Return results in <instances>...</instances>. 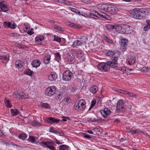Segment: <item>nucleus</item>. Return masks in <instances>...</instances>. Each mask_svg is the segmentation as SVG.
Wrapping results in <instances>:
<instances>
[{
	"label": "nucleus",
	"instance_id": "obj_31",
	"mask_svg": "<svg viewBox=\"0 0 150 150\" xmlns=\"http://www.w3.org/2000/svg\"><path fill=\"white\" fill-rule=\"evenodd\" d=\"M15 65L16 67L18 68H21L23 66L22 62L21 60H18L16 61Z\"/></svg>",
	"mask_w": 150,
	"mask_h": 150
},
{
	"label": "nucleus",
	"instance_id": "obj_27",
	"mask_svg": "<svg viewBox=\"0 0 150 150\" xmlns=\"http://www.w3.org/2000/svg\"><path fill=\"white\" fill-rule=\"evenodd\" d=\"M27 135L24 133H22L19 134L18 135V137L19 139L24 140L27 138Z\"/></svg>",
	"mask_w": 150,
	"mask_h": 150
},
{
	"label": "nucleus",
	"instance_id": "obj_1",
	"mask_svg": "<svg viewBox=\"0 0 150 150\" xmlns=\"http://www.w3.org/2000/svg\"><path fill=\"white\" fill-rule=\"evenodd\" d=\"M150 14V8H140L136 10L130 14V16L134 18L141 19Z\"/></svg>",
	"mask_w": 150,
	"mask_h": 150
},
{
	"label": "nucleus",
	"instance_id": "obj_50",
	"mask_svg": "<svg viewBox=\"0 0 150 150\" xmlns=\"http://www.w3.org/2000/svg\"><path fill=\"white\" fill-rule=\"evenodd\" d=\"M96 104V100H93L91 101V105L88 109L89 110L93 108Z\"/></svg>",
	"mask_w": 150,
	"mask_h": 150
},
{
	"label": "nucleus",
	"instance_id": "obj_4",
	"mask_svg": "<svg viewBox=\"0 0 150 150\" xmlns=\"http://www.w3.org/2000/svg\"><path fill=\"white\" fill-rule=\"evenodd\" d=\"M125 103L122 99H120L117 102L116 110L118 112H124L125 111Z\"/></svg>",
	"mask_w": 150,
	"mask_h": 150
},
{
	"label": "nucleus",
	"instance_id": "obj_16",
	"mask_svg": "<svg viewBox=\"0 0 150 150\" xmlns=\"http://www.w3.org/2000/svg\"><path fill=\"white\" fill-rule=\"evenodd\" d=\"M57 77V75L55 72H52L48 76V79L51 81H54Z\"/></svg>",
	"mask_w": 150,
	"mask_h": 150
},
{
	"label": "nucleus",
	"instance_id": "obj_21",
	"mask_svg": "<svg viewBox=\"0 0 150 150\" xmlns=\"http://www.w3.org/2000/svg\"><path fill=\"white\" fill-rule=\"evenodd\" d=\"M50 56L48 54H46L44 58V63L45 64H48L50 60Z\"/></svg>",
	"mask_w": 150,
	"mask_h": 150
},
{
	"label": "nucleus",
	"instance_id": "obj_19",
	"mask_svg": "<svg viewBox=\"0 0 150 150\" xmlns=\"http://www.w3.org/2000/svg\"><path fill=\"white\" fill-rule=\"evenodd\" d=\"M88 122H101L104 120L101 118L96 119L94 118L92 119L91 118L88 117L87 119Z\"/></svg>",
	"mask_w": 150,
	"mask_h": 150
},
{
	"label": "nucleus",
	"instance_id": "obj_11",
	"mask_svg": "<svg viewBox=\"0 0 150 150\" xmlns=\"http://www.w3.org/2000/svg\"><path fill=\"white\" fill-rule=\"evenodd\" d=\"M121 49L122 51L125 50L127 46L128 40L122 38L121 40Z\"/></svg>",
	"mask_w": 150,
	"mask_h": 150
},
{
	"label": "nucleus",
	"instance_id": "obj_30",
	"mask_svg": "<svg viewBox=\"0 0 150 150\" xmlns=\"http://www.w3.org/2000/svg\"><path fill=\"white\" fill-rule=\"evenodd\" d=\"M103 38L104 40L106 42H107L111 44H113V42L112 40L107 36L104 35L103 36Z\"/></svg>",
	"mask_w": 150,
	"mask_h": 150
},
{
	"label": "nucleus",
	"instance_id": "obj_43",
	"mask_svg": "<svg viewBox=\"0 0 150 150\" xmlns=\"http://www.w3.org/2000/svg\"><path fill=\"white\" fill-rule=\"evenodd\" d=\"M53 28L57 30L60 31H64V28H63L58 26L57 25H54L52 26Z\"/></svg>",
	"mask_w": 150,
	"mask_h": 150
},
{
	"label": "nucleus",
	"instance_id": "obj_39",
	"mask_svg": "<svg viewBox=\"0 0 150 150\" xmlns=\"http://www.w3.org/2000/svg\"><path fill=\"white\" fill-rule=\"evenodd\" d=\"M69 146L67 145H62L59 147V150H68L69 149Z\"/></svg>",
	"mask_w": 150,
	"mask_h": 150
},
{
	"label": "nucleus",
	"instance_id": "obj_35",
	"mask_svg": "<svg viewBox=\"0 0 150 150\" xmlns=\"http://www.w3.org/2000/svg\"><path fill=\"white\" fill-rule=\"evenodd\" d=\"M11 112L12 116H16L19 114L18 110L16 109H11Z\"/></svg>",
	"mask_w": 150,
	"mask_h": 150
},
{
	"label": "nucleus",
	"instance_id": "obj_36",
	"mask_svg": "<svg viewBox=\"0 0 150 150\" xmlns=\"http://www.w3.org/2000/svg\"><path fill=\"white\" fill-rule=\"evenodd\" d=\"M33 74V72L30 69H27L24 71V74L31 76Z\"/></svg>",
	"mask_w": 150,
	"mask_h": 150
},
{
	"label": "nucleus",
	"instance_id": "obj_52",
	"mask_svg": "<svg viewBox=\"0 0 150 150\" xmlns=\"http://www.w3.org/2000/svg\"><path fill=\"white\" fill-rule=\"evenodd\" d=\"M83 137L88 139H90L93 137L92 136L87 134L86 133H83Z\"/></svg>",
	"mask_w": 150,
	"mask_h": 150
},
{
	"label": "nucleus",
	"instance_id": "obj_59",
	"mask_svg": "<svg viewBox=\"0 0 150 150\" xmlns=\"http://www.w3.org/2000/svg\"><path fill=\"white\" fill-rule=\"evenodd\" d=\"M62 118H63L62 120V121L64 122H66L67 120H70L69 118L68 117L63 116L62 117Z\"/></svg>",
	"mask_w": 150,
	"mask_h": 150
},
{
	"label": "nucleus",
	"instance_id": "obj_48",
	"mask_svg": "<svg viewBox=\"0 0 150 150\" xmlns=\"http://www.w3.org/2000/svg\"><path fill=\"white\" fill-rule=\"evenodd\" d=\"M55 57L57 61H58L61 60V57L59 52H57L55 54Z\"/></svg>",
	"mask_w": 150,
	"mask_h": 150
},
{
	"label": "nucleus",
	"instance_id": "obj_5",
	"mask_svg": "<svg viewBox=\"0 0 150 150\" xmlns=\"http://www.w3.org/2000/svg\"><path fill=\"white\" fill-rule=\"evenodd\" d=\"M40 144L44 147H47L51 150H56L54 143L52 141H42L40 142Z\"/></svg>",
	"mask_w": 150,
	"mask_h": 150
},
{
	"label": "nucleus",
	"instance_id": "obj_58",
	"mask_svg": "<svg viewBox=\"0 0 150 150\" xmlns=\"http://www.w3.org/2000/svg\"><path fill=\"white\" fill-rule=\"evenodd\" d=\"M149 69L147 67H143L141 69V71L143 72H146Z\"/></svg>",
	"mask_w": 150,
	"mask_h": 150
},
{
	"label": "nucleus",
	"instance_id": "obj_13",
	"mask_svg": "<svg viewBox=\"0 0 150 150\" xmlns=\"http://www.w3.org/2000/svg\"><path fill=\"white\" fill-rule=\"evenodd\" d=\"M102 115L104 118H106L107 116L110 114L111 111L108 108H105L103 110H101L100 111Z\"/></svg>",
	"mask_w": 150,
	"mask_h": 150
},
{
	"label": "nucleus",
	"instance_id": "obj_20",
	"mask_svg": "<svg viewBox=\"0 0 150 150\" xmlns=\"http://www.w3.org/2000/svg\"><path fill=\"white\" fill-rule=\"evenodd\" d=\"M41 64L40 61L38 60H35L33 61L31 64L33 67H39Z\"/></svg>",
	"mask_w": 150,
	"mask_h": 150
},
{
	"label": "nucleus",
	"instance_id": "obj_56",
	"mask_svg": "<svg viewBox=\"0 0 150 150\" xmlns=\"http://www.w3.org/2000/svg\"><path fill=\"white\" fill-rule=\"evenodd\" d=\"M127 94L128 95L130 96L131 97H134L135 98H137V96L136 94H134L133 93H127V92H126L125 93H124V94Z\"/></svg>",
	"mask_w": 150,
	"mask_h": 150
},
{
	"label": "nucleus",
	"instance_id": "obj_53",
	"mask_svg": "<svg viewBox=\"0 0 150 150\" xmlns=\"http://www.w3.org/2000/svg\"><path fill=\"white\" fill-rule=\"evenodd\" d=\"M114 52H115L114 50L113 51H109L107 53V55L111 57L112 58L114 55L113 54Z\"/></svg>",
	"mask_w": 150,
	"mask_h": 150
},
{
	"label": "nucleus",
	"instance_id": "obj_6",
	"mask_svg": "<svg viewBox=\"0 0 150 150\" xmlns=\"http://www.w3.org/2000/svg\"><path fill=\"white\" fill-rule=\"evenodd\" d=\"M114 53L113 56L112 58L111 59L112 61L111 62L113 64V65L114 67H116L117 65V60H118V58L120 56V52L117 50H114Z\"/></svg>",
	"mask_w": 150,
	"mask_h": 150
},
{
	"label": "nucleus",
	"instance_id": "obj_54",
	"mask_svg": "<svg viewBox=\"0 0 150 150\" xmlns=\"http://www.w3.org/2000/svg\"><path fill=\"white\" fill-rule=\"evenodd\" d=\"M20 95L21 94L19 93L18 92H16L15 93H14L13 96L14 98L19 99V95L20 96Z\"/></svg>",
	"mask_w": 150,
	"mask_h": 150
},
{
	"label": "nucleus",
	"instance_id": "obj_17",
	"mask_svg": "<svg viewBox=\"0 0 150 150\" xmlns=\"http://www.w3.org/2000/svg\"><path fill=\"white\" fill-rule=\"evenodd\" d=\"M135 57L134 56H130L127 59L128 64L131 65L134 64L135 62Z\"/></svg>",
	"mask_w": 150,
	"mask_h": 150
},
{
	"label": "nucleus",
	"instance_id": "obj_62",
	"mask_svg": "<svg viewBox=\"0 0 150 150\" xmlns=\"http://www.w3.org/2000/svg\"><path fill=\"white\" fill-rule=\"evenodd\" d=\"M126 69L127 68L125 67H123L120 68L119 69L123 73H126V71H127Z\"/></svg>",
	"mask_w": 150,
	"mask_h": 150
},
{
	"label": "nucleus",
	"instance_id": "obj_25",
	"mask_svg": "<svg viewBox=\"0 0 150 150\" xmlns=\"http://www.w3.org/2000/svg\"><path fill=\"white\" fill-rule=\"evenodd\" d=\"M40 105L41 108H44L45 109L50 108V105L47 103H44L41 102L40 103Z\"/></svg>",
	"mask_w": 150,
	"mask_h": 150
},
{
	"label": "nucleus",
	"instance_id": "obj_63",
	"mask_svg": "<svg viewBox=\"0 0 150 150\" xmlns=\"http://www.w3.org/2000/svg\"><path fill=\"white\" fill-rule=\"evenodd\" d=\"M62 98V95H61L60 94H58L56 97V99L58 101H59Z\"/></svg>",
	"mask_w": 150,
	"mask_h": 150
},
{
	"label": "nucleus",
	"instance_id": "obj_8",
	"mask_svg": "<svg viewBox=\"0 0 150 150\" xmlns=\"http://www.w3.org/2000/svg\"><path fill=\"white\" fill-rule=\"evenodd\" d=\"M73 76V73L72 72L69 70L65 71L62 74V79L65 81H69L71 79Z\"/></svg>",
	"mask_w": 150,
	"mask_h": 150
},
{
	"label": "nucleus",
	"instance_id": "obj_32",
	"mask_svg": "<svg viewBox=\"0 0 150 150\" xmlns=\"http://www.w3.org/2000/svg\"><path fill=\"white\" fill-rule=\"evenodd\" d=\"M110 13L111 14H114L117 11V8L116 6L114 5H112Z\"/></svg>",
	"mask_w": 150,
	"mask_h": 150
},
{
	"label": "nucleus",
	"instance_id": "obj_9",
	"mask_svg": "<svg viewBox=\"0 0 150 150\" xmlns=\"http://www.w3.org/2000/svg\"><path fill=\"white\" fill-rule=\"evenodd\" d=\"M56 91L55 86H52L48 87L45 91V94L47 96H51L54 94Z\"/></svg>",
	"mask_w": 150,
	"mask_h": 150
},
{
	"label": "nucleus",
	"instance_id": "obj_60",
	"mask_svg": "<svg viewBox=\"0 0 150 150\" xmlns=\"http://www.w3.org/2000/svg\"><path fill=\"white\" fill-rule=\"evenodd\" d=\"M75 58L71 57V56H69L68 59L69 61L71 62V63L75 61Z\"/></svg>",
	"mask_w": 150,
	"mask_h": 150
},
{
	"label": "nucleus",
	"instance_id": "obj_47",
	"mask_svg": "<svg viewBox=\"0 0 150 150\" xmlns=\"http://www.w3.org/2000/svg\"><path fill=\"white\" fill-rule=\"evenodd\" d=\"M28 96L25 94H23V95H21V94L20 96L19 95V99H27L28 98Z\"/></svg>",
	"mask_w": 150,
	"mask_h": 150
},
{
	"label": "nucleus",
	"instance_id": "obj_38",
	"mask_svg": "<svg viewBox=\"0 0 150 150\" xmlns=\"http://www.w3.org/2000/svg\"><path fill=\"white\" fill-rule=\"evenodd\" d=\"M82 71L81 70L77 71L74 72V74L75 76H81L82 74Z\"/></svg>",
	"mask_w": 150,
	"mask_h": 150
},
{
	"label": "nucleus",
	"instance_id": "obj_2",
	"mask_svg": "<svg viewBox=\"0 0 150 150\" xmlns=\"http://www.w3.org/2000/svg\"><path fill=\"white\" fill-rule=\"evenodd\" d=\"M113 64L111 61H107L106 62H100L97 65L98 68L103 72H108L110 70V67L115 68Z\"/></svg>",
	"mask_w": 150,
	"mask_h": 150
},
{
	"label": "nucleus",
	"instance_id": "obj_10",
	"mask_svg": "<svg viewBox=\"0 0 150 150\" xmlns=\"http://www.w3.org/2000/svg\"><path fill=\"white\" fill-rule=\"evenodd\" d=\"M125 24H121L116 25V31L120 33L125 34Z\"/></svg>",
	"mask_w": 150,
	"mask_h": 150
},
{
	"label": "nucleus",
	"instance_id": "obj_7",
	"mask_svg": "<svg viewBox=\"0 0 150 150\" xmlns=\"http://www.w3.org/2000/svg\"><path fill=\"white\" fill-rule=\"evenodd\" d=\"M112 5L106 4H100L98 5V8L100 10H104L110 13Z\"/></svg>",
	"mask_w": 150,
	"mask_h": 150
},
{
	"label": "nucleus",
	"instance_id": "obj_42",
	"mask_svg": "<svg viewBox=\"0 0 150 150\" xmlns=\"http://www.w3.org/2000/svg\"><path fill=\"white\" fill-rule=\"evenodd\" d=\"M69 9L71 10L72 12L78 15V14H80V11L77 9L70 7Z\"/></svg>",
	"mask_w": 150,
	"mask_h": 150
},
{
	"label": "nucleus",
	"instance_id": "obj_40",
	"mask_svg": "<svg viewBox=\"0 0 150 150\" xmlns=\"http://www.w3.org/2000/svg\"><path fill=\"white\" fill-rule=\"evenodd\" d=\"M69 90L72 92H75L77 91V89L74 85H72L69 87Z\"/></svg>",
	"mask_w": 150,
	"mask_h": 150
},
{
	"label": "nucleus",
	"instance_id": "obj_15",
	"mask_svg": "<svg viewBox=\"0 0 150 150\" xmlns=\"http://www.w3.org/2000/svg\"><path fill=\"white\" fill-rule=\"evenodd\" d=\"M3 2H0V11L6 12L8 10V7L3 3Z\"/></svg>",
	"mask_w": 150,
	"mask_h": 150
},
{
	"label": "nucleus",
	"instance_id": "obj_55",
	"mask_svg": "<svg viewBox=\"0 0 150 150\" xmlns=\"http://www.w3.org/2000/svg\"><path fill=\"white\" fill-rule=\"evenodd\" d=\"M6 107L8 108H11L12 107V105L11 104L8 100H7L6 101Z\"/></svg>",
	"mask_w": 150,
	"mask_h": 150
},
{
	"label": "nucleus",
	"instance_id": "obj_49",
	"mask_svg": "<svg viewBox=\"0 0 150 150\" xmlns=\"http://www.w3.org/2000/svg\"><path fill=\"white\" fill-rule=\"evenodd\" d=\"M54 40L58 42H61V38L59 37L58 36L55 35H54Z\"/></svg>",
	"mask_w": 150,
	"mask_h": 150
},
{
	"label": "nucleus",
	"instance_id": "obj_3",
	"mask_svg": "<svg viewBox=\"0 0 150 150\" xmlns=\"http://www.w3.org/2000/svg\"><path fill=\"white\" fill-rule=\"evenodd\" d=\"M74 109L78 110H82L86 107V102L84 100L81 99L76 101L74 105Z\"/></svg>",
	"mask_w": 150,
	"mask_h": 150
},
{
	"label": "nucleus",
	"instance_id": "obj_29",
	"mask_svg": "<svg viewBox=\"0 0 150 150\" xmlns=\"http://www.w3.org/2000/svg\"><path fill=\"white\" fill-rule=\"evenodd\" d=\"M116 25L115 26L112 24H108L106 26V29L108 31H111L112 30L115 29Z\"/></svg>",
	"mask_w": 150,
	"mask_h": 150
},
{
	"label": "nucleus",
	"instance_id": "obj_45",
	"mask_svg": "<svg viewBox=\"0 0 150 150\" xmlns=\"http://www.w3.org/2000/svg\"><path fill=\"white\" fill-rule=\"evenodd\" d=\"M88 17L89 18L97 19V17L96 16L95 13H93V12L89 13L88 15Z\"/></svg>",
	"mask_w": 150,
	"mask_h": 150
},
{
	"label": "nucleus",
	"instance_id": "obj_37",
	"mask_svg": "<svg viewBox=\"0 0 150 150\" xmlns=\"http://www.w3.org/2000/svg\"><path fill=\"white\" fill-rule=\"evenodd\" d=\"M92 12L95 13L96 16L97 17V19L98 18L102 17V15H103V13H100L95 10H93Z\"/></svg>",
	"mask_w": 150,
	"mask_h": 150
},
{
	"label": "nucleus",
	"instance_id": "obj_26",
	"mask_svg": "<svg viewBox=\"0 0 150 150\" xmlns=\"http://www.w3.org/2000/svg\"><path fill=\"white\" fill-rule=\"evenodd\" d=\"M98 89V88L97 86L95 85L93 86L90 88V91L91 93H96Z\"/></svg>",
	"mask_w": 150,
	"mask_h": 150
},
{
	"label": "nucleus",
	"instance_id": "obj_24",
	"mask_svg": "<svg viewBox=\"0 0 150 150\" xmlns=\"http://www.w3.org/2000/svg\"><path fill=\"white\" fill-rule=\"evenodd\" d=\"M82 45L79 40H75L73 42L72 47L73 48L81 46Z\"/></svg>",
	"mask_w": 150,
	"mask_h": 150
},
{
	"label": "nucleus",
	"instance_id": "obj_57",
	"mask_svg": "<svg viewBox=\"0 0 150 150\" xmlns=\"http://www.w3.org/2000/svg\"><path fill=\"white\" fill-rule=\"evenodd\" d=\"M49 132H50L53 133L54 134H57L58 132L56 131L52 127H51L49 130Z\"/></svg>",
	"mask_w": 150,
	"mask_h": 150
},
{
	"label": "nucleus",
	"instance_id": "obj_14",
	"mask_svg": "<svg viewBox=\"0 0 150 150\" xmlns=\"http://www.w3.org/2000/svg\"><path fill=\"white\" fill-rule=\"evenodd\" d=\"M46 121L48 123L50 124L52 123H58L59 122L60 120L55 119L52 117H49L47 118Z\"/></svg>",
	"mask_w": 150,
	"mask_h": 150
},
{
	"label": "nucleus",
	"instance_id": "obj_41",
	"mask_svg": "<svg viewBox=\"0 0 150 150\" xmlns=\"http://www.w3.org/2000/svg\"><path fill=\"white\" fill-rule=\"evenodd\" d=\"M130 133L132 134L133 135L136 133L141 134L142 133V132L139 130L138 129L133 130L131 129Z\"/></svg>",
	"mask_w": 150,
	"mask_h": 150
},
{
	"label": "nucleus",
	"instance_id": "obj_44",
	"mask_svg": "<svg viewBox=\"0 0 150 150\" xmlns=\"http://www.w3.org/2000/svg\"><path fill=\"white\" fill-rule=\"evenodd\" d=\"M102 16V18L108 20H110L111 18L110 16L105 13H103V15Z\"/></svg>",
	"mask_w": 150,
	"mask_h": 150
},
{
	"label": "nucleus",
	"instance_id": "obj_28",
	"mask_svg": "<svg viewBox=\"0 0 150 150\" xmlns=\"http://www.w3.org/2000/svg\"><path fill=\"white\" fill-rule=\"evenodd\" d=\"M44 37L42 35H38L36 36L35 38V41L38 42L42 41L44 40Z\"/></svg>",
	"mask_w": 150,
	"mask_h": 150
},
{
	"label": "nucleus",
	"instance_id": "obj_34",
	"mask_svg": "<svg viewBox=\"0 0 150 150\" xmlns=\"http://www.w3.org/2000/svg\"><path fill=\"white\" fill-rule=\"evenodd\" d=\"M80 40H79L81 44L82 45L86 43V42L87 40V38L85 36H82L80 38Z\"/></svg>",
	"mask_w": 150,
	"mask_h": 150
},
{
	"label": "nucleus",
	"instance_id": "obj_22",
	"mask_svg": "<svg viewBox=\"0 0 150 150\" xmlns=\"http://www.w3.org/2000/svg\"><path fill=\"white\" fill-rule=\"evenodd\" d=\"M55 1L59 3H61L64 4L68 6L71 5V2L67 0H56Z\"/></svg>",
	"mask_w": 150,
	"mask_h": 150
},
{
	"label": "nucleus",
	"instance_id": "obj_61",
	"mask_svg": "<svg viewBox=\"0 0 150 150\" xmlns=\"http://www.w3.org/2000/svg\"><path fill=\"white\" fill-rule=\"evenodd\" d=\"M27 32L28 35H32L34 33L33 32V29L31 28L30 30H29Z\"/></svg>",
	"mask_w": 150,
	"mask_h": 150
},
{
	"label": "nucleus",
	"instance_id": "obj_33",
	"mask_svg": "<svg viewBox=\"0 0 150 150\" xmlns=\"http://www.w3.org/2000/svg\"><path fill=\"white\" fill-rule=\"evenodd\" d=\"M75 52L78 57H81L83 54V51L79 49H76L75 50Z\"/></svg>",
	"mask_w": 150,
	"mask_h": 150
},
{
	"label": "nucleus",
	"instance_id": "obj_23",
	"mask_svg": "<svg viewBox=\"0 0 150 150\" xmlns=\"http://www.w3.org/2000/svg\"><path fill=\"white\" fill-rule=\"evenodd\" d=\"M28 140V142H30L32 143H37L36 142L37 138L35 136H29Z\"/></svg>",
	"mask_w": 150,
	"mask_h": 150
},
{
	"label": "nucleus",
	"instance_id": "obj_12",
	"mask_svg": "<svg viewBox=\"0 0 150 150\" xmlns=\"http://www.w3.org/2000/svg\"><path fill=\"white\" fill-rule=\"evenodd\" d=\"M4 25L5 28H8L12 29H15L17 26V25L15 23H13L12 24V23L10 22H4Z\"/></svg>",
	"mask_w": 150,
	"mask_h": 150
},
{
	"label": "nucleus",
	"instance_id": "obj_46",
	"mask_svg": "<svg viewBox=\"0 0 150 150\" xmlns=\"http://www.w3.org/2000/svg\"><path fill=\"white\" fill-rule=\"evenodd\" d=\"M62 101H64V103L65 104H66L70 102L71 99H70L69 98L66 97Z\"/></svg>",
	"mask_w": 150,
	"mask_h": 150
},
{
	"label": "nucleus",
	"instance_id": "obj_18",
	"mask_svg": "<svg viewBox=\"0 0 150 150\" xmlns=\"http://www.w3.org/2000/svg\"><path fill=\"white\" fill-rule=\"evenodd\" d=\"M125 34H128L131 33L132 31V27L128 25H125Z\"/></svg>",
	"mask_w": 150,
	"mask_h": 150
},
{
	"label": "nucleus",
	"instance_id": "obj_64",
	"mask_svg": "<svg viewBox=\"0 0 150 150\" xmlns=\"http://www.w3.org/2000/svg\"><path fill=\"white\" fill-rule=\"evenodd\" d=\"M80 14H78L79 15H81L85 17H88V15L86 13H85L83 12V11H80Z\"/></svg>",
	"mask_w": 150,
	"mask_h": 150
},
{
	"label": "nucleus",
	"instance_id": "obj_51",
	"mask_svg": "<svg viewBox=\"0 0 150 150\" xmlns=\"http://www.w3.org/2000/svg\"><path fill=\"white\" fill-rule=\"evenodd\" d=\"M3 59H1L2 60V62L4 63H6L8 61L9 59H8L6 56H2Z\"/></svg>",
	"mask_w": 150,
	"mask_h": 150
}]
</instances>
